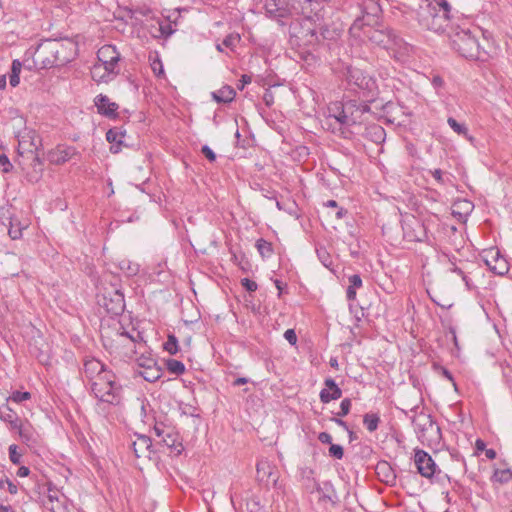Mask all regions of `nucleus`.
Masks as SVG:
<instances>
[{"instance_id": "nucleus-1", "label": "nucleus", "mask_w": 512, "mask_h": 512, "mask_svg": "<svg viewBox=\"0 0 512 512\" xmlns=\"http://www.w3.org/2000/svg\"><path fill=\"white\" fill-rule=\"evenodd\" d=\"M77 55V44L70 40L45 39L36 48L33 61L40 69L64 66Z\"/></svg>"}, {"instance_id": "nucleus-2", "label": "nucleus", "mask_w": 512, "mask_h": 512, "mask_svg": "<svg viewBox=\"0 0 512 512\" xmlns=\"http://www.w3.org/2000/svg\"><path fill=\"white\" fill-rule=\"evenodd\" d=\"M320 5L319 0H264V14L280 26L300 15H308Z\"/></svg>"}, {"instance_id": "nucleus-3", "label": "nucleus", "mask_w": 512, "mask_h": 512, "mask_svg": "<svg viewBox=\"0 0 512 512\" xmlns=\"http://www.w3.org/2000/svg\"><path fill=\"white\" fill-rule=\"evenodd\" d=\"M403 412L411 420L417 438L423 445L431 448L440 445L442 439L441 429L430 414L418 411V406Z\"/></svg>"}, {"instance_id": "nucleus-4", "label": "nucleus", "mask_w": 512, "mask_h": 512, "mask_svg": "<svg viewBox=\"0 0 512 512\" xmlns=\"http://www.w3.org/2000/svg\"><path fill=\"white\" fill-rule=\"evenodd\" d=\"M89 386L94 397L101 403L118 406L123 401L122 385L112 370L104 372L102 377L96 378Z\"/></svg>"}, {"instance_id": "nucleus-5", "label": "nucleus", "mask_w": 512, "mask_h": 512, "mask_svg": "<svg viewBox=\"0 0 512 512\" xmlns=\"http://www.w3.org/2000/svg\"><path fill=\"white\" fill-rule=\"evenodd\" d=\"M304 16L306 18L298 30L291 33V43L302 49L301 55L307 60L314 47L320 42V33L311 21L310 14Z\"/></svg>"}, {"instance_id": "nucleus-6", "label": "nucleus", "mask_w": 512, "mask_h": 512, "mask_svg": "<svg viewBox=\"0 0 512 512\" xmlns=\"http://www.w3.org/2000/svg\"><path fill=\"white\" fill-rule=\"evenodd\" d=\"M346 80L350 86L360 90L368 101L373 100L378 94L376 80L361 69L348 67Z\"/></svg>"}, {"instance_id": "nucleus-7", "label": "nucleus", "mask_w": 512, "mask_h": 512, "mask_svg": "<svg viewBox=\"0 0 512 512\" xmlns=\"http://www.w3.org/2000/svg\"><path fill=\"white\" fill-rule=\"evenodd\" d=\"M452 48L461 56L468 59H479L481 49L478 40L468 30H461L451 39Z\"/></svg>"}, {"instance_id": "nucleus-8", "label": "nucleus", "mask_w": 512, "mask_h": 512, "mask_svg": "<svg viewBox=\"0 0 512 512\" xmlns=\"http://www.w3.org/2000/svg\"><path fill=\"white\" fill-rule=\"evenodd\" d=\"M99 304L105 308L108 314L113 316L121 315L125 310V298L121 286L111 283L110 287L104 288Z\"/></svg>"}, {"instance_id": "nucleus-9", "label": "nucleus", "mask_w": 512, "mask_h": 512, "mask_svg": "<svg viewBox=\"0 0 512 512\" xmlns=\"http://www.w3.org/2000/svg\"><path fill=\"white\" fill-rule=\"evenodd\" d=\"M361 17H358L352 24L350 30L355 31L363 26H372L378 23L382 16V7L379 0H363L360 4Z\"/></svg>"}, {"instance_id": "nucleus-10", "label": "nucleus", "mask_w": 512, "mask_h": 512, "mask_svg": "<svg viewBox=\"0 0 512 512\" xmlns=\"http://www.w3.org/2000/svg\"><path fill=\"white\" fill-rule=\"evenodd\" d=\"M153 431L159 438V442L166 445L172 453L176 456L182 453L183 445L181 438L172 426L156 422Z\"/></svg>"}, {"instance_id": "nucleus-11", "label": "nucleus", "mask_w": 512, "mask_h": 512, "mask_svg": "<svg viewBox=\"0 0 512 512\" xmlns=\"http://www.w3.org/2000/svg\"><path fill=\"white\" fill-rule=\"evenodd\" d=\"M364 33L372 43L384 49H392L394 45H398L401 41L395 32L388 28L374 29L370 27Z\"/></svg>"}, {"instance_id": "nucleus-12", "label": "nucleus", "mask_w": 512, "mask_h": 512, "mask_svg": "<svg viewBox=\"0 0 512 512\" xmlns=\"http://www.w3.org/2000/svg\"><path fill=\"white\" fill-rule=\"evenodd\" d=\"M18 153H36L42 146V140L33 129L25 128L17 134Z\"/></svg>"}, {"instance_id": "nucleus-13", "label": "nucleus", "mask_w": 512, "mask_h": 512, "mask_svg": "<svg viewBox=\"0 0 512 512\" xmlns=\"http://www.w3.org/2000/svg\"><path fill=\"white\" fill-rule=\"evenodd\" d=\"M98 61L108 73H118L117 65L120 60V53L113 45H104L97 52Z\"/></svg>"}, {"instance_id": "nucleus-14", "label": "nucleus", "mask_w": 512, "mask_h": 512, "mask_svg": "<svg viewBox=\"0 0 512 512\" xmlns=\"http://www.w3.org/2000/svg\"><path fill=\"white\" fill-rule=\"evenodd\" d=\"M44 507L51 512H66V497L52 484L48 485L47 497L43 502Z\"/></svg>"}, {"instance_id": "nucleus-15", "label": "nucleus", "mask_w": 512, "mask_h": 512, "mask_svg": "<svg viewBox=\"0 0 512 512\" xmlns=\"http://www.w3.org/2000/svg\"><path fill=\"white\" fill-rule=\"evenodd\" d=\"M351 107H354V101L346 103L335 102L329 107V117L334 118L341 126L349 127L353 122L351 115Z\"/></svg>"}, {"instance_id": "nucleus-16", "label": "nucleus", "mask_w": 512, "mask_h": 512, "mask_svg": "<svg viewBox=\"0 0 512 512\" xmlns=\"http://www.w3.org/2000/svg\"><path fill=\"white\" fill-rule=\"evenodd\" d=\"M414 462L418 472L425 478H431L436 469V464L432 457L423 450H416Z\"/></svg>"}, {"instance_id": "nucleus-17", "label": "nucleus", "mask_w": 512, "mask_h": 512, "mask_svg": "<svg viewBox=\"0 0 512 512\" xmlns=\"http://www.w3.org/2000/svg\"><path fill=\"white\" fill-rule=\"evenodd\" d=\"M111 371L106 367L104 363L96 358L86 359L83 364V373L88 380V384L91 385L96 378L102 377L104 372Z\"/></svg>"}, {"instance_id": "nucleus-18", "label": "nucleus", "mask_w": 512, "mask_h": 512, "mask_svg": "<svg viewBox=\"0 0 512 512\" xmlns=\"http://www.w3.org/2000/svg\"><path fill=\"white\" fill-rule=\"evenodd\" d=\"M419 23L427 30L436 33H443L446 30V27L448 26L446 20H444L443 17H435L423 9L419 13Z\"/></svg>"}, {"instance_id": "nucleus-19", "label": "nucleus", "mask_w": 512, "mask_h": 512, "mask_svg": "<svg viewBox=\"0 0 512 512\" xmlns=\"http://www.w3.org/2000/svg\"><path fill=\"white\" fill-rule=\"evenodd\" d=\"M485 263L489 269L497 275H504L509 270L507 261L502 256H500L498 250L489 251V253L486 255Z\"/></svg>"}, {"instance_id": "nucleus-20", "label": "nucleus", "mask_w": 512, "mask_h": 512, "mask_svg": "<svg viewBox=\"0 0 512 512\" xmlns=\"http://www.w3.org/2000/svg\"><path fill=\"white\" fill-rule=\"evenodd\" d=\"M94 104L99 114L108 118H115L117 116L118 104L110 101L106 95H97L94 99Z\"/></svg>"}, {"instance_id": "nucleus-21", "label": "nucleus", "mask_w": 512, "mask_h": 512, "mask_svg": "<svg viewBox=\"0 0 512 512\" xmlns=\"http://www.w3.org/2000/svg\"><path fill=\"white\" fill-rule=\"evenodd\" d=\"M423 10L435 17H443L446 23H449L451 6L446 0L430 1Z\"/></svg>"}, {"instance_id": "nucleus-22", "label": "nucleus", "mask_w": 512, "mask_h": 512, "mask_svg": "<svg viewBox=\"0 0 512 512\" xmlns=\"http://www.w3.org/2000/svg\"><path fill=\"white\" fill-rule=\"evenodd\" d=\"M75 149L73 147H56L47 154V159L51 164L61 165L70 160L75 155Z\"/></svg>"}, {"instance_id": "nucleus-23", "label": "nucleus", "mask_w": 512, "mask_h": 512, "mask_svg": "<svg viewBox=\"0 0 512 512\" xmlns=\"http://www.w3.org/2000/svg\"><path fill=\"white\" fill-rule=\"evenodd\" d=\"M126 138V130L122 127H113L109 129L106 133V139L109 143H111L110 151L114 154L120 152L121 145L127 146L125 143Z\"/></svg>"}, {"instance_id": "nucleus-24", "label": "nucleus", "mask_w": 512, "mask_h": 512, "mask_svg": "<svg viewBox=\"0 0 512 512\" xmlns=\"http://www.w3.org/2000/svg\"><path fill=\"white\" fill-rule=\"evenodd\" d=\"M326 388L320 391V401L324 404L342 397V390L332 378L325 379Z\"/></svg>"}, {"instance_id": "nucleus-25", "label": "nucleus", "mask_w": 512, "mask_h": 512, "mask_svg": "<svg viewBox=\"0 0 512 512\" xmlns=\"http://www.w3.org/2000/svg\"><path fill=\"white\" fill-rule=\"evenodd\" d=\"M379 480L387 485H394L396 474L387 461H379L375 468Z\"/></svg>"}, {"instance_id": "nucleus-26", "label": "nucleus", "mask_w": 512, "mask_h": 512, "mask_svg": "<svg viewBox=\"0 0 512 512\" xmlns=\"http://www.w3.org/2000/svg\"><path fill=\"white\" fill-rule=\"evenodd\" d=\"M152 441L146 435H136V439L131 443L133 452L137 458L147 457L150 452Z\"/></svg>"}, {"instance_id": "nucleus-27", "label": "nucleus", "mask_w": 512, "mask_h": 512, "mask_svg": "<svg viewBox=\"0 0 512 512\" xmlns=\"http://www.w3.org/2000/svg\"><path fill=\"white\" fill-rule=\"evenodd\" d=\"M364 137L376 144H381L385 141V129L377 124L369 125L365 128Z\"/></svg>"}, {"instance_id": "nucleus-28", "label": "nucleus", "mask_w": 512, "mask_h": 512, "mask_svg": "<svg viewBox=\"0 0 512 512\" xmlns=\"http://www.w3.org/2000/svg\"><path fill=\"white\" fill-rule=\"evenodd\" d=\"M16 430L21 441L26 445L30 446L36 442L35 431L28 422L19 425Z\"/></svg>"}, {"instance_id": "nucleus-29", "label": "nucleus", "mask_w": 512, "mask_h": 512, "mask_svg": "<svg viewBox=\"0 0 512 512\" xmlns=\"http://www.w3.org/2000/svg\"><path fill=\"white\" fill-rule=\"evenodd\" d=\"M212 96L218 103H230L235 98L236 92L231 86L226 85L214 91Z\"/></svg>"}, {"instance_id": "nucleus-30", "label": "nucleus", "mask_w": 512, "mask_h": 512, "mask_svg": "<svg viewBox=\"0 0 512 512\" xmlns=\"http://www.w3.org/2000/svg\"><path fill=\"white\" fill-rule=\"evenodd\" d=\"M370 111V107L366 103H359L357 104L356 101H354V107H351V118L353 122H351V126L360 124L362 120L363 114ZM350 115V113H348Z\"/></svg>"}, {"instance_id": "nucleus-31", "label": "nucleus", "mask_w": 512, "mask_h": 512, "mask_svg": "<svg viewBox=\"0 0 512 512\" xmlns=\"http://www.w3.org/2000/svg\"><path fill=\"white\" fill-rule=\"evenodd\" d=\"M118 268L127 276L133 277L140 271V265L128 259H122L118 262Z\"/></svg>"}, {"instance_id": "nucleus-32", "label": "nucleus", "mask_w": 512, "mask_h": 512, "mask_svg": "<svg viewBox=\"0 0 512 512\" xmlns=\"http://www.w3.org/2000/svg\"><path fill=\"white\" fill-rule=\"evenodd\" d=\"M7 410L8 412L0 413V420L9 424L11 429L16 430L23 422L11 408L7 407Z\"/></svg>"}, {"instance_id": "nucleus-33", "label": "nucleus", "mask_w": 512, "mask_h": 512, "mask_svg": "<svg viewBox=\"0 0 512 512\" xmlns=\"http://www.w3.org/2000/svg\"><path fill=\"white\" fill-rule=\"evenodd\" d=\"M380 422L381 420L378 413H366L363 416V424L371 433L378 429Z\"/></svg>"}, {"instance_id": "nucleus-34", "label": "nucleus", "mask_w": 512, "mask_h": 512, "mask_svg": "<svg viewBox=\"0 0 512 512\" xmlns=\"http://www.w3.org/2000/svg\"><path fill=\"white\" fill-rule=\"evenodd\" d=\"M138 374L148 382H155L161 377L162 372L158 365L155 364V366H152L151 368L139 370Z\"/></svg>"}, {"instance_id": "nucleus-35", "label": "nucleus", "mask_w": 512, "mask_h": 512, "mask_svg": "<svg viewBox=\"0 0 512 512\" xmlns=\"http://www.w3.org/2000/svg\"><path fill=\"white\" fill-rule=\"evenodd\" d=\"M255 247L257 248V251L262 258H270L274 253L272 243L263 238H260L256 241Z\"/></svg>"}, {"instance_id": "nucleus-36", "label": "nucleus", "mask_w": 512, "mask_h": 512, "mask_svg": "<svg viewBox=\"0 0 512 512\" xmlns=\"http://www.w3.org/2000/svg\"><path fill=\"white\" fill-rule=\"evenodd\" d=\"M22 62L18 59L12 61L11 73L9 75V82L12 87H16L20 82V72L22 70Z\"/></svg>"}, {"instance_id": "nucleus-37", "label": "nucleus", "mask_w": 512, "mask_h": 512, "mask_svg": "<svg viewBox=\"0 0 512 512\" xmlns=\"http://www.w3.org/2000/svg\"><path fill=\"white\" fill-rule=\"evenodd\" d=\"M512 478V472L510 469H496L492 475L491 480L496 483L505 484L508 483Z\"/></svg>"}, {"instance_id": "nucleus-38", "label": "nucleus", "mask_w": 512, "mask_h": 512, "mask_svg": "<svg viewBox=\"0 0 512 512\" xmlns=\"http://www.w3.org/2000/svg\"><path fill=\"white\" fill-rule=\"evenodd\" d=\"M447 123H448L449 127L458 135H462L470 140L472 139L468 135V128L466 127L465 124L457 122L456 119H454L453 117H449L447 119Z\"/></svg>"}, {"instance_id": "nucleus-39", "label": "nucleus", "mask_w": 512, "mask_h": 512, "mask_svg": "<svg viewBox=\"0 0 512 512\" xmlns=\"http://www.w3.org/2000/svg\"><path fill=\"white\" fill-rule=\"evenodd\" d=\"M167 370L175 375H182L185 372V365L176 359H168L166 361Z\"/></svg>"}, {"instance_id": "nucleus-40", "label": "nucleus", "mask_w": 512, "mask_h": 512, "mask_svg": "<svg viewBox=\"0 0 512 512\" xmlns=\"http://www.w3.org/2000/svg\"><path fill=\"white\" fill-rule=\"evenodd\" d=\"M23 226L19 222H15L14 219H10L8 234L13 240L20 239L22 237Z\"/></svg>"}, {"instance_id": "nucleus-41", "label": "nucleus", "mask_w": 512, "mask_h": 512, "mask_svg": "<svg viewBox=\"0 0 512 512\" xmlns=\"http://www.w3.org/2000/svg\"><path fill=\"white\" fill-rule=\"evenodd\" d=\"M31 399V393L28 391H13L12 394L7 398V401H12L14 403H22L24 401Z\"/></svg>"}, {"instance_id": "nucleus-42", "label": "nucleus", "mask_w": 512, "mask_h": 512, "mask_svg": "<svg viewBox=\"0 0 512 512\" xmlns=\"http://www.w3.org/2000/svg\"><path fill=\"white\" fill-rule=\"evenodd\" d=\"M164 349L171 355L178 352V340L174 335H169L167 341L164 344Z\"/></svg>"}, {"instance_id": "nucleus-43", "label": "nucleus", "mask_w": 512, "mask_h": 512, "mask_svg": "<svg viewBox=\"0 0 512 512\" xmlns=\"http://www.w3.org/2000/svg\"><path fill=\"white\" fill-rule=\"evenodd\" d=\"M149 60L153 73L158 77L164 75L163 64L159 57L156 55L154 58L150 57Z\"/></svg>"}, {"instance_id": "nucleus-44", "label": "nucleus", "mask_w": 512, "mask_h": 512, "mask_svg": "<svg viewBox=\"0 0 512 512\" xmlns=\"http://www.w3.org/2000/svg\"><path fill=\"white\" fill-rule=\"evenodd\" d=\"M317 256L321 263L326 267L329 268L332 265V259L330 254L327 252V250L323 247L316 249Z\"/></svg>"}, {"instance_id": "nucleus-45", "label": "nucleus", "mask_w": 512, "mask_h": 512, "mask_svg": "<svg viewBox=\"0 0 512 512\" xmlns=\"http://www.w3.org/2000/svg\"><path fill=\"white\" fill-rule=\"evenodd\" d=\"M8 452L9 459L13 464L18 465L21 463L22 453L18 451V446L16 444H11L8 448Z\"/></svg>"}, {"instance_id": "nucleus-46", "label": "nucleus", "mask_w": 512, "mask_h": 512, "mask_svg": "<svg viewBox=\"0 0 512 512\" xmlns=\"http://www.w3.org/2000/svg\"><path fill=\"white\" fill-rule=\"evenodd\" d=\"M246 509L248 512H265L256 497H252L247 501Z\"/></svg>"}, {"instance_id": "nucleus-47", "label": "nucleus", "mask_w": 512, "mask_h": 512, "mask_svg": "<svg viewBox=\"0 0 512 512\" xmlns=\"http://www.w3.org/2000/svg\"><path fill=\"white\" fill-rule=\"evenodd\" d=\"M155 364H157L156 360L151 357L141 356L137 359V365L142 370L151 368L152 366H155Z\"/></svg>"}, {"instance_id": "nucleus-48", "label": "nucleus", "mask_w": 512, "mask_h": 512, "mask_svg": "<svg viewBox=\"0 0 512 512\" xmlns=\"http://www.w3.org/2000/svg\"><path fill=\"white\" fill-rule=\"evenodd\" d=\"M0 488L7 489L12 495L18 492L17 485L8 478L0 479Z\"/></svg>"}, {"instance_id": "nucleus-49", "label": "nucleus", "mask_w": 512, "mask_h": 512, "mask_svg": "<svg viewBox=\"0 0 512 512\" xmlns=\"http://www.w3.org/2000/svg\"><path fill=\"white\" fill-rule=\"evenodd\" d=\"M329 455L331 457H334L338 460L342 459L344 456V450L341 445L338 444H331L329 448Z\"/></svg>"}, {"instance_id": "nucleus-50", "label": "nucleus", "mask_w": 512, "mask_h": 512, "mask_svg": "<svg viewBox=\"0 0 512 512\" xmlns=\"http://www.w3.org/2000/svg\"><path fill=\"white\" fill-rule=\"evenodd\" d=\"M351 409V399L344 398L340 403V411L337 413L338 417L346 416Z\"/></svg>"}, {"instance_id": "nucleus-51", "label": "nucleus", "mask_w": 512, "mask_h": 512, "mask_svg": "<svg viewBox=\"0 0 512 512\" xmlns=\"http://www.w3.org/2000/svg\"><path fill=\"white\" fill-rule=\"evenodd\" d=\"M0 166L5 173L12 169V164L6 154H0Z\"/></svg>"}, {"instance_id": "nucleus-52", "label": "nucleus", "mask_w": 512, "mask_h": 512, "mask_svg": "<svg viewBox=\"0 0 512 512\" xmlns=\"http://www.w3.org/2000/svg\"><path fill=\"white\" fill-rule=\"evenodd\" d=\"M241 285L248 291V292H255L258 288V285L255 281H252L248 278H243L241 280Z\"/></svg>"}, {"instance_id": "nucleus-53", "label": "nucleus", "mask_w": 512, "mask_h": 512, "mask_svg": "<svg viewBox=\"0 0 512 512\" xmlns=\"http://www.w3.org/2000/svg\"><path fill=\"white\" fill-rule=\"evenodd\" d=\"M348 280H349V287L350 288L357 289V288H360L362 286V279H361L360 275H358V274L351 275L348 278Z\"/></svg>"}, {"instance_id": "nucleus-54", "label": "nucleus", "mask_w": 512, "mask_h": 512, "mask_svg": "<svg viewBox=\"0 0 512 512\" xmlns=\"http://www.w3.org/2000/svg\"><path fill=\"white\" fill-rule=\"evenodd\" d=\"M435 368L439 369L441 375L443 377H445L447 380H449L452 383L454 389L457 390V384H456V382L454 380V377H453L452 373L448 369H446L445 367H435Z\"/></svg>"}, {"instance_id": "nucleus-55", "label": "nucleus", "mask_w": 512, "mask_h": 512, "mask_svg": "<svg viewBox=\"0 0 512 512\" xmlns=\"http://www.w3.org/2000/svg\"><path fill=\"white\" fill-rule=\"evenodd\" d=\"M306 489L313 493L314 491L320 492L322 488L320 487L319 483L314 479L307 478V483L305 484Z\"/></svg>"}, {"instance_id": "nucleus-56", "label": "nucleus", "mask_w": 512, "mask_h": 512, "mask_svg": "<svg viewBox=\"0 0 512 512\" xmlns=\"http://www.w3.org/2000/svg\"><path fill=\"white\" fill-rule=\"evenodd\" d=\"M201 152L210 162H214L216 160V154L208 145H203Z\"/></svg>"}, {"instance_id": "nucleus-57", "label": "nucleus", "mask_w": 512, "mask_h": 512, "mask_svg": "<svg viewBox=\"0 0 512 512\" xmlns=\"http://www.w3.org/2000/svg\"><path fill=\"white\" fill-rule=\"evenodd\" d=\"M431 84L434 89L438 92L444 87V80L440 75H433L431 78Z\"/></svg>"}, {"instance_id": "nucleus-58", "label": "nucleus", "mask_w": 512, "mask_h": 512, "mask_svg": "<svg viewBox=\"0 0 512 512\" xmlns=\"http://www.w3.org/2000/svg\"><path fill=\"white\" fill-rule=\"evenodd\" d=\"M284 337L291 345H295L297 342V335L293 329L286 330Z\"/></svg>"}, {"instance_id": "nucleus-59", "label": "nucleus", "mask_w": 512, "mask_h": 512, "mask_svg": "<svg viewBox=\"0 0 512 512\" xmlns=\"http://www.w3.org/2000/svg\"><path fill=\"white\" fill-rule=\"evenodd\" d=\"M429 172L438 183L444 184L443 172L441 169H434L430 170Z\"/></svg>"}, {"instance_id": "nucleus-60", "label": "nucleus", "mask_w": 512, "mask_h": 512, "mask_svg": "<svg viewBox=\"0 0 512 512\" xmlns=\"http://www.w3.org/2000/svg\"><path fill=\"white\" fill-rule=\"evenodd\" d=\"M159 30L161 32V35L165 36V37H168V36H170L173 33L171 25L168 24V23H166L164 25L160 24Z\"/></svg>"}, {"instance_id": "nucleus-61", "label": "nucleus", "mask_w": 512, "mask_h": 512, "mask_svg": "<svg viewBox=\"0 0 512 512\" xmlns=\"http://www.w3.org/2000/svg\"><path fill=\"white\" fill-rule=\"evenodd\" d=\"M318 440L323 444H332V437L327 432H321L318 435Z\"/></svg>"}, {"instance_id": "nucleus-62", "label": "nucleus", "mask_w": 512, "mask_h": 512, "mask_svg": "<svg viewBox=\"0 0 512 512\" xmlns=\"http://www.w3.org/2000/svg\"><path fill=\"white\" fill-rule=\"evenodd\" d=\"M236 38L233 37L232 35H228L227 37H225V39L222 41V45L225 46V47H232L234 45V43L236 42Z\"/></svg>"}, {"instance_id": "nucleus-63", "label": "nucleus", "mask_w": 512, "mask_h": 512, "mask_svg": "<svg viewBox=\"0 0 512 512\" xmlns=\"http://www.w3.org/2000/svg\"><path fill=\"white\" fill-rule=\"evenodd\" d=\"M475 449H476V454H478L481 451H485L486 443L482 439H477L475 442Z\"/></svg>"}, {"instance_id": "nucleus-64", "label": "nucleus", "mask_w": 512, "mask_h": 512, "mask_svg": "<svg viewBox=\"0 0 512 512\" xmlns=\"http://www.w3.org/2000/svg\"><path fill=\"white\" fill-rule=\"evenodd\" d=\"M30 473V469L26 466H21L19 467L18 471H17V476L19 477H26L28 476Z\"/></svg>"}]
</instances>
